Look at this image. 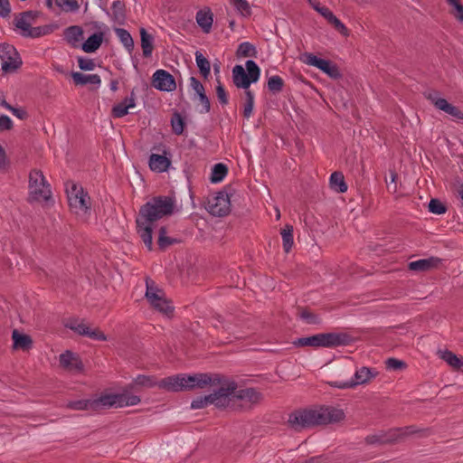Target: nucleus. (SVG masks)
I'll return each mask as SVG.
<instances>
[{"label":"nucleus","instance_id":"obj_1","mask_svg":"<svg viewBox=\"0 0 463 463\" xmlns=\"http://www.w3.org/2000/svg\"><path fill=\"white\" fill-rule=\"evenodd\" d=\"M175 203L172 198L167 196L154 197L145 203L139 210L137 217V233L148 250H152V232L156 222L173 213Z\"/></svg>","mask_w":463,"mask_h":463},{"label":"nucleus","instance_id":"obj_2","mask_svg":"<svg viewBox=\"0 0 463 463\" xmlns=\"http://www.w3.org/2000/svg\"><path fill=\"white\" fill-rule=\"evenodd\" d=\"M345 418L343 410L335 407H321L293 413L288 422L296 430L313 425H322L339 422Z\"/></svg>","mask_w":463,"mask_h":463},{"label":"nucleus","instance_id":"obj_3","mask_svg":"<svg viewBox=\"0 0 463 463\" xmlns=\"http://www.w3.org/2000/svg\"><path fill=\"white\" fill-rule=\"evenodd\" d=\"M211 382L212 376L206 373L177 374L162 379L158 387L168 392H182L194 388H203Z\"/></svg>","mask_w":463,"mask_h":463},{"label":"nucleus","instance_id":"obj_4","mask_svg":"<svg viewBox=\"0 0 463 463\" xmlns=\"http://www.w3.org/2000/svg\"><path fill=\"white\" fill-rule=\"evenodd\" d=\"M208 385L213 388L211 396L213 400V405L216 407H228L232 400L235 398L237 383L230 378L214 375L212 376V382Z\"/></svg>","mask_w":463,"mask_h":463},{"label":"nucleus","instance_id":"obj_5","mask_svg":"<svg viewBox=\"0 0 463 463\" xmlns=\"http://www.w3.org/2000/svg\"><path fill=\"white\" fill-rule=\"evenodd\" d=\"M39 13L35 11H26L17 14L14 17V24L16 30L24 37L38 38L46 35L52 32L49 25L33 27Z\"/></svg>","mask_w":463,"mask_h":463},{"label":"nucleus","instance_id":"obj_6","mask_svg":"<svg viewBox=\"0 0 463 463\" xmlns=\"http://www.w3.org/2000/svg\"><path fill=\"white\" fill-rule=\"evenodd\" d=\"M140 401L137 395L129 394L128 392L122 393H103L99 397L92 399V408L93 411L122 408L137 405Z\"/></svg>","mask_w":463,"mask_h":463},{"label":"nucleus","instance_id":"obj_7","mask_svg":"<svg viewBox=\"0 0 463 463\" xmlns=\"http://www.w3.org/2000/svg\"><path fill=\"white\" fill-rule=\"evenodd\" d=\"M347 341L348 337L345 334L326 333L298 338L294 341V345L299 347H335L344 345Z\"/></svg>","mask_w":463,"mask_h":463},{"label":"nucleus","instance_id":"obj_8","mask_svg":"<svg viewBox=\"0 0 463 463\" xmlns=\"http://www.w3.org/2000/svg\"><path fill=\"white\" fill-rule=\"evenodd\" d=\"M66 193L71 210L79 216L85 217L90 208V198L83 188L72 182L66 184Z\"/></svg>","mask_w":463,"mask_h":463},{"label":"nucleus","instance_id":"obj_9","mask_svg":"<svg viewBox=\"0 0 463 463\" xmlns=\"http://www.w3.org/2000/svg\"><path fill=\"white\" fill-rule=\"evenodd\" d=\"M146 290L145 297L150 306L155 310L169 317L173 313L174 307L166 298L165 292L150 279L146 280Z\"/></svg>","mask_w":463,"mask_h":463},{"label":"nucleus","instance_id":"obj_10","mask_svg":"<svg viewBox=\"0 0 463 463\" xmlns=\"http://www.w3.org/2000/svg\"><path fill=\"white\" fill-rule=\"evenodd\" d=\"M245 66L246 71L241 65H235L232 69V78L236 87L248 90L250 85L259 80L260 70L251 60L247 61Z\"/></svg>","mask_w":463,"mask_h":463},{"label":"nucleus","instance_id":"obj_11","mask_svg":"<svg viewBox=\"0 0 463 463\" xmlns=\"http://www.w3.org/2000/svg\"><path fill=\"white\" fill-rule=\"evenodd\" d=\"M50 185L39 170H32L29 175V197L33 201L44 202L51 198Z\"/></svg>","mask_w":463,"mask_h":463},{"label":"nucleus","instance_id":"obj_12","mask_svg":"<svg viewBox=\"0 0 463 463\" xmlns=\"http://www.w3.org/2000/svg\"><path fill=\"white\" fill-rule=\"evenodd\" d=\"M0 59L2 61V70L5 72L14 71L22 64L17 51L8 43H0Z\"/></svg>","mask_w":463,"mask_h":463},{"label":"nucleus","instance_id":"obj_13","mask_svg":"<svg viewBox=\"0 0 463 463\" xmlns=\"http://www.w3.org/2000/svg\"><path fill=\"white\" fill-rule=\"evenodd\" d=\"M230 198L226 193L219 192L207 199V211L215 216H223L230 212Z\"/></svg>","mask_w":463,"mask_h":463},{"label":"nucleus","instance_id":"obj_14","mask_svg":"<svg viewBox=\"0 0 463 463\" xmlns=\"http://www.w3.org/2000/svg\"><path fill=\"white\" fill-rule=\"evenodd\" d=\"M302 61L307 65L314 66L329 77L336 79L340 77L338 68L330 61L318 58L313 53L306 52L302 56Z\"/></svg>","mask_w":463,"mask_h":463},{"label":"nucleus","instance_id":"obj_15","mask_svg":"<svg viewBox=\"0 0 463 463\" xmlns=\"http://www.w3.org/2000/svg\"><path fill=\"white\" fill-rule=\"evenodd\" d=\"M376 376V372L368 368V367H361L356 370L354 378L350 381L346 382H335L330 384L334 387H337L339 389H348L354 388L359 384H364L368 383L371 379Z\"/></svg>","mask_w":463,"mask_h":463},{"label":"nucleus","instance_id":"obj_16","mask_svg":"<svg viewBox=\"0 0 463 463\" xmlns=\"http://www.w3.org/2000/svg\"><path fill=\"white\" fill-rule=\"evenodd\" d=\"M152 85L161 91H173L176 88L174 77L165 70H157L152 76Z\"/></svg>","mask_w":463,"mask_h":463},{"label":"nucleus","instance_id":"obj_17","mask_svg":"<svg viewBox=\"0 0 463 463\" xmlns=\"http://www.w3.org/2000/svg\"><path fill=\"white\" fill-rule=\"evenodd\" d=\"M427 99L439 110L450 115L457 119H463V112L457 107L449 103L447 99L439 98L436 92H429Z\"/></svg>","mask_w":463,"mask_h":463},{"label":"nucleus","instance_id":"obj_18","mask_svg":"<svg viewBox=\"0 0 463 463\" xmlns=\"http://www.w3.org/2000/svg\"><path fill=\"white\" fill-rule=\"evenodd\" d=\"M67 326L76 333L89 336L94 340H106L105 335L99 328H92L84 321L71 320L68 322Z\"/></svg>","mask_w":463,"mask_h":463},{"label":"nucleus","instance_id":"obj_19","mask_svg":"<svg viewBox=\"0 0 463 463\" xmlns=\"http://www.w3.org/2000/svg\"><path fill=\"white\" fill-rule=\"evenodd\" d=\"M60 363L63 368L73 373H80L83 369L79 356L69 351L60 355Z\"/></svg>","mask_w":463,"mask_h":463},{"label":"nucleus","instance_id":"obj_20","mask_svg":"<svg viewBox=\"0 0 463 463\" xmlns=\"http://www.w3.org/2000/svg\"><path fill=\"white\" fill-rule=\"evenodd\" d=\"M148 165L153 172L163 173L168 170L171 165V159L167 156L166 151H164V155L153 153L149 156Z\"/></svg>","mask_w":463,"mask_h":463},{"label":"nucleus","instance_id":"obj_21","mask_svg":"<svg viewBox=\"0 0 463 463\" xmlns=\"http://www.w3.org/2000/svg\"><path fill=\"white\" fill-rule=\"evenodd\" d=\"M196 23L203 33H208L212 30L213 23V14L210 8H203L196 13Z\"/></svg>","mask_w":463,"mask_h":463},{"label":"nucleus","instance_id":"obj_22","mask_svg":"<svg viewBox=\"0 0 463 463\" xmlns=\"http://www.w3.org/2000/svg\"><path fill=\"white\" fill-rule=\"evenodd\" d=\"M402 434V430H392L388 433L380 432L377 434H373L368 436L366 438V442L369 444H384L389 442H393L397 439V438Z\"/></svg>","mask_w":463,"mask_h":463},{"label":"nucleus","instance_id":"obj_23","mask_svg":"<svg viewBox=\"0 0 463 463\" xmlns=\"http://www.w3.org/2000/svg\"><path fill=\"white\" fill-rule=\"evenodd\" d=\"M64 39L72 47H77L83 39V30L80 26L72 25L64 31Z\"/></svg>","mask_w":463,"mask_h":463},{"label":"nucleus","instance_id":"obj_24","mask_svg":"<svg viewBox=\"0 0 463 463\" xmlns=\"http://www.w3.org/2000/svg\"><path fill=\"white\" fill-rule=\"evenodd\" d=\"M437 354L453 369L458 370L463 368V358L456 355L451 351L439 350Z\"/></svg>","mask_w":463,"mask_h":463},{"label":"nucleus","instance_id":"obj_25","mask_svg":"<svg viewBox=\"0 0 463 463\" xmlns=\"http://www.w3.org/2000/svg\"><path fill=\"white\" fill-rule=\"evenodd\" d=\"M238 15L242 18H249L252 15V5L248 0H229Z\"/></svg>","mask_w":463,"mask_h":463},{"label":"nucleus","instance_id":"obj_26","mask_svg":"<svg viewBox=\"0 0 463 463\" xmlns=\"http://www.w3.org/2000/svg\"><path fill=\"white\" fill-rule=\"evenodd\" d=\"M136 106L135 99L133 94L126 98L123 101L115 105L112 109V115L114 118H122L128 114V109Z\"/></svg>","mask_w":463,"mask_h":463},{"label":"nucleus","instance_id":"obj_27","mask_svg":"<svg viewBox=\"0 0 463 463\" xmlns=\"http://www.w3.org/2000/svg\"><path fill=\"white\" fill-rule=\"evenodd\" d=\"M71 77L77 85H95L99 86L101 83L100 77L97 74H83L81 72H72Z\"/></svg>","mask_w":463,"mask_h":463},{"label":"nucleus","instance_id":"obj_28","mask_svg":"<svg viewBox=\"0 0 463 463\" xmlns=\"http://www.w3.org/2000/svg\"><path fill=\"white\" fill-rule=\"evenodd\" d=\"M235 399L248 403H257L261 399V395L253 388L236 389Z\"/></svg>","mask_w":463,"mask_h":463},{"label":"nucleus","instance_id":"obj_29","mask_svg":"<svg viewBox=\"0 0 463 463\" xmlns=\"http://www.w3.org/2000/svg\"><path fill=\"white\" fill-rule=\"evenodd\" d=\"M104 39L103 33H97L90 35L81 45L85 52L91 53L96 52L101 45Z\"/></svg>","mask_w":463,"mask_h":463},{"label":"nucleus","instance_id":"obj_30","mask_svg":"<svg viewBox=\"0 0 463 463\" xmlns=\"http://www.w3.org/2000/svg\"><path fill=\"white\" fill-rule=\"evenodd\" d=\"M12 338L14 346L16 349L28 350L32 346V339L29 335L19 333L17 330L13 331Z\"/></svg>","mask_w":463,"mask_h":463},{"label":"nucleus","instance_id":"obj_31","mask_svg":"<svg viewBox=\"0 0 463 463\" xmlns=\"http://www.w3.org/2000/svg\"><path fill=\"white\" fill-rule=\"evenodd\" d=\"M329 184L331 189L337 193H345L347 191V184L341 172H334L330 176Z\"/></svg>","mask_w":463,"mask_h":463},{"label":"nucleus","instance_id":"obj_32","mask_svg":"<svg viewBox=\"0 0 463 463\" xmlns=\"http://www.w3.org/2000/svg\"><path fill=\"white\" fill-rule=\"evenodd\" d=\"M140 36L143 55L145 57H149L153 52V37L146 31L145 28L140 29Z\"/></svg>","mask_w":463,"mask_h":463},{"label":"nucleus","instance_id":"obj_33","mask_svg":"<svg viewBox=\"0 0 463 463\" xmlns=\"http://www.w3.org/2000/svg\"><path fill=\"white\" fill-rule=\"evenodd\" d=\"M281 237H282V244H283V249L286 252H288L293 244H294V241H293V226L292 225H289V224H287L284 229H282L281 232Z\"/></svg>","mask_w":463,"mask_h":463},{"label":"nucleus","instance_id":"obj_34","mask_svg":"<svg viewBox=\"0 0 463 463\" xmlns=\"http://www.w3.org/2000/svg\"><path fill=\"white\" fill-rule=\"evenodd\" d=\"M435 259H422L409 263V269L414 271L428 270L435 265Z\"/></svg>","mask_w":463,"mask_h":463},{"label":"nucleus","instance_id":"obj_35","mask_svg":"<svg viewBox=\"0 0 463 463\" xmlns=\"http://www.w3.org/2000/svg\"><path fill=\"white\" fill-rule=\"evenodd\" d=\"M115 33L118 37L119 41L121 42V43L124 45V47L128 52H131L134 48V41L130 33L123 28H116Z\"/></svg>","mask_w":463,"mask_h":463},{"label":"nucleus","instance_id":"obj_36","mask_svg":"<svg viewBox=\"0 0 463 463\" xmlns=\"http://www.w3.org/2000/svg\"><path fill=\"white\" fill-rule=\"evenodd\" d=\"M227 171L228 169L225 165L222 163L214 165L210 177L211 182L214 184L222 182L226 176Z\"/></svg>","mask_w":463,"mask_h":463},{"label":"nucleus","instance_id":"obj_37","mask_svg":"<svg viewBox=\"0 0 463 463\" xmlns=\"http://www.w3.org/2000/svg\"><path fill=\"white\" fill-rule=\"evenodd\" d=\"M160 383L156 381V379L154 376H147V375H137L132 385L134 386H139V387H146V388H151L156 385L158 386V383Z\"/></svg>","mask_w":463,"mask_h":463},{"label":"nucleus","instance_id":"obj_38","mask_svg":"<svg viewBox=\"0 0 463 463\" xmlns=\"http://www.w3.org/2000/svg\"><path fill=\"white\" fill-rule=\"evenodd\" d=\"M56 5L65 13H75L80 9L77 0H55Z\"/></svg>","mask_w":463,"mask_h":463},{"label":"nucleus","instance_id":"obj_39","mask_svg":"<svg viewBox=\"0 0 463 463\" xmlns=\"http://www.w3.org/2000/svg\"><path fill=\"white\" fill-rule=\"evenodd\" d=\"M195 61L203 77H207L210 74L211 70L209 61L200 52H196Z\"/></svg>","mask_w":463,"mask_h":463},{"label":"nucleus","instance_id":"obj_40","mask_svg":"<svg viewBox=\"0 0 463 463\" xmlns=\"http://www.w3.org/2000/svg\"><path fill=\"white\" fill-rule=\"evenodd\" d=\"M67 408L75 410V411H83V410L93 411L92 399L70 402L67 404Z\"/></svg>","mask_w":463,"mask_h":463},{"label":"nucleus","instance_id":"obj_41","mask_svg":"<svg viewBox=\"0 0 463 463\" xmlns=\"http://www.w3.org/2000/svg\"><path fill=\"white\" fill-rule=\"evenodd\" d=\"M237 55L240 57H253L256 55V49L251 43L244 42L239 45Z\"/></svg>","mask_w":463,"mask_h":463},{"label":"nucleus","instance_id":"obj_42","mask_svg":"<svg viewBox=\"0 0 463 463\" xmlns=\"http://www.w3.org/2000/svg\"><path fill=\"white\" fill-rule=\"evenodd\" d=\"M245 96H246V102H245L244 108H243V116L245 118H249L252 114V110H253V107H254V94L250 90H248L245 91Z\"/></svg>","mask_w":463,"mask_h":463},{"label":"nucleus","instance_id":"obj_43","mask_svg":"<svg viewBox=\"0 0 463 463\" xmlns=\"http://www.w3.org/2000/svg\"><path fill=\"white\" fill-rule=\"evenodd\" d=\"M211 404H213V400L210 393L209 395L198 397L195 400H194L191 403V408L194 410L203 409Z\"/></svg>","mask_w":463,"mask_h":463},{"label":"nucleus","instance_id":"obj_44","mask_svg":"<svg viewBox=\"0 0 463 463\" xmlns=\"http://www.w3.org/2000/svg\"><path fill=\"white\" fill-rule=\"evenodd\" d=\"M176 241L175 239H172L166 235V229L165 227H161L159 230V236H158V245L160 248L165 249L173 243H175Z\"/></svg>","mask_w":463,"mask_h":463},{"label":"nucleus","instance_id":"obj_45","mask_svg":"<svg viewBox=\"0 0 463 463\" xmlns=\"http://www.w3.org/2000/svg\"><path fill=\"white\" fill-rule=\"evenodd\" d=\"M328 23L331 24L342 35L345 37L349 35L348 28L335 14L330 18Z\"/></svg>","mask_w":463,"mask_h":463},{"label":"nucleus","instance_id":"obj_46","mask_svg":"<svg viewBox=\"0 0 463 463\" xmlns=\"http://www.w3.org/2000/svg\"><path fill=\"white\" fill-rule=\"evenodd\" d=\"M172 129L176 135H180L184 131V123L179 114H175L171 119Z\"/></svg>","mask_w":463,"mask_h":463},{"label":"nucleus","instance_id":"obj_47","mask_svg":"<svg viewBox=\"0 0 463 463\" xmlns=\"http://www.w3.org/2000/svg\"><path fill=\"white\" fill-rule=\"evenodd\" d=\"M283 87V80L278 76H272L268 80V88L269 90L274 92H279L282 90Z\"/></svg>","mask_w":463,"mask_h":463},{"label":"nucleus","instance_id":"obj_48","mask_svg":"<svg viewBox=\"0 0 463 463\" xmlns=\"http://www.w3.org/2000/svg\"><path fill=\"white\" fill-rule=\"evenodd\" d=\"M429 211L435 214H442L446 212V207L438 199H431L429 203Z\"/></svg>","mask_w":463,"mask_h":463},{"label":"nucleus","instance_id":"obj_49","mask_svg":"<svg viewBox=\"0 0 463 463\" xmlns=\"http://www.w3.org/2000/svg\"><path fill=\"white\" fill-rule=\"evenodd\" d=\"M453 8V15L459 21H463V5L459 0H446Z\"/></svg>","mask_w":463,"mask_h":463},{"label":"nucleus","instance_id":"obj_50","mask_svg":"<svg viewBox=\"0 0 463 463\" xmlns=\"http://www.w3.org/2000/svg\"><path fill=\"white\" fill-rule=\"evenodd\" d=\"M78 65L83 71H92L95 68V63L91 59L79 58Z\"/></svg>","mask_w":463,"mask_h":463},{"label":"nucleus","instance_id":"obj_51","mask_svg":"<svg viewBox=\"0 0 463 463\" xmlns=\"http://www.w3.org/2000/svg\"><path fill=\"white\" fill-rule=\"evenodd\" d=\"M11 10L9 0H0V16L2 18H8L10 16Z\"/></svg>","mask_w":463,"mask_h":463},{"label":"nucleus","instance_id":"obj_52","mask_svg":"<svg viewBox=\"0 0 463 463\" xmlns=\"http://www.w3.org/2000/svg\"><path fill=\"white\" fill-rule=\"evenodd\" d=\"M386 366L387 368L392 370H401L405 367V364L401 360L395 358H389L386 361Z\"/></svg>","mask_w":463,"mask_h":463},{"label":"nucleus","instance_id":"obj_53","mask_svg":"<svg viewBox=\"0 0 463 463\" xmlns=\"http://www.w3.org/2000/svg\"><path fill=\"white\" fill-rule=\"evenodd\" d=\"M216 95H217L219 101L222 104L225 105L228 103L227 93H226L223 86L220 82H218V85L216 87Z\"/></svg>","mask_w":463,"mask_h":463},{"label":"nucleus","instance_id":"obj_54","mask_svg":"<svg viewBox=\"0 0 463 463\" xmlns=\"http://www.w3.org/2000/svg\"><path fill=\"white\" fill-rule=\"evenodd\" d=\"M13 128L12 119L6 115L0 116V131L10 130Z\"/></svg>","mask_w":463,"mask_h":463},{"label":"nucleus","instance_id":"obj_55","mask_svg":"<svg viewBox=\"0 0 463 463\" xmlns=\"http://www.w3.org/2000/svg\"><path fill=\"white\" fill-rule=\"evenodd\" d=\"M200 103L202 104V109H200V112L206 113L210 110V101L205 95V92L201 93L197 96Z\"/></svg>","mask_w":463,"mask_h":463},{"label":"nucleus","instance_id":"obj_56","mask_svg":"<svg viewBox=\"0 0 463 463\" xmlns=\"http://www.w3.org/2000/svg\"><path fill=\"white\" fill-rule=\"evenodd\" d=\"M190 86L194 90L195 94L198 96L201 93L204 92V88L203 84L194 77L190 78Z\"/></svg>","mask_w":463,"mask_h":463},{"label":"nucleus","instance_id":"obj_57","mask_svg":"<svg viewBox=\"0 0 463 463\" xmlns=\"http://www.w3.org/2000/svg\"><path fill=\"white\" fill-rule=\"evenodd\" d=\"M300 317L302 319L306 320L309 324H315V323L318 322V317L307 310H303L300 313Z\"/></svg>","mask_w":463,"mask_h":463},{"label":"nucleus","instance_id":"obj_58","mask_svg":"<svg viewBox=\"0 0 463 463\" xmlns=\"http://www.w3.org/2000/svg\"><path fill=\"white\" fill-rule=\"evenodd\" d=\"M9 165V161L4 147L0 145V169L5 170Z\"/></svg>","mask_w":463,"mask_h":463},{"label":"nucleus","instance_id":"obj_59","mask_svg":"<svg viewBox=\"0 0 463 463\" xmlns=\"http://www.w3.org/2000/svg\"><path fill=\"white\" fill-rule=\"evenodd\" d=\"M317 12L319 13L325 19H326L327 22L334 15L332 11L326 6H321L320 8H317Z\"/></svg>","mask_w":463,"mask_h":463},{"label":"nucleus","instance_id":"obj_60","mask_svg":"<svg viewBox=\"0 0 463 463\" xmlns=\"http://www.w3.org/2000/svg\"><path fill=\"white\" fill-rule=\"evenodd\" d=\"M11 112L13 113V115H14L20 119H24L26 117V112L24 109L13 108V110H11Z\"/></svg>","mask_w":463,"mask_h":463},{"label":"nucleus","instance_id":"obj_61","mask_svg":"<svg viewBox=\"0 0 463 463\" xmlns=\"http://www.w3.org/2000/svg\"><path fill=\"white\" fill-rule=\"evenodd\" d=\"M310 5L317 11V8H320L321 5L317 0H307Z\"/></svg>","mask_w":463,"mask_h":463},{"label":"nucleus","instance_id":"obj_62","mask_svg":"<svg viewBox=\"0 0 463 463\" xmlns=\"http://www.w3.org/2000/svg\"><path fill=\"white\" fill-rule=\"evenodd\" d=\"M1 106H3L5 109L11 111L13 110V106H11L9 103H7L5 99L1 101Z\"/></svg>","mask_w":463,"mask_h":463},{"label":"nucleus","instance_id":"obj_63","mask_svg":"<svg viewBox=\"0 0 463 463\" xmlns=\"http://www.w3.org/2000/svg\"><path fill=\"white\" fill-rule=\"evenodd\" d=\"M112 7L114 9L121 10L122 9V4L120 1H115L113 2Z\"/></svg>","mask_w":463,"mask_h":463},{"label":"nucleus","instance_id":"obj_64","mask_svg":"<svg viewBox=\"0 0 463 463\" xmlns=\"http://www.w3.org/2000/svg\"><path fill=\"white\" fill-rule=\"evenodd\" d=\"M317 459L313 458H310L309 460H306L304 463H315Z\"/></svg>","mask_w":463,"mask_h":463}]
</instances>
